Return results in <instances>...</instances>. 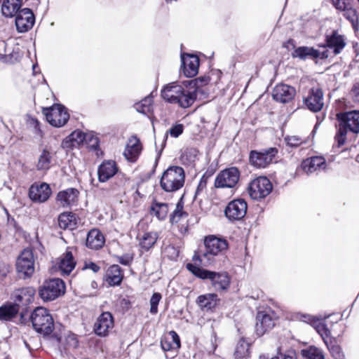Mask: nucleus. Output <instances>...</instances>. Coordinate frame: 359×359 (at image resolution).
Masks as SVG:
<instances>
[{"label": "nucleus", "mask_w": 359, "mask_h": 359, "mask_svg": "<svg viewBox=\"0 0 359 359\" xmlns=\"http://www.w3.org/2000/svg\"><path fill=\"white\" fill-rule=\"evenodd\" d=\"M192 82L187 81L182 84L177 82L170 83L162 89L161 96L168 102L177 104L182 108H187L196 100L195 90L190 91L185 89L187 84H191Z\"/></svg>", "instance_id": "f257e3e1"}, {"label": "nucleus", "mask_w": 359, "mask_h": 359, "mask_svg": "<svg viewBox=\"0 0 359 359\" xmlns=\"http://www.w3.org/2000/svg\"><path fill=\"white\" fill-rule=\"evenodd\" d=\"M337 133L334 137L338 147L344 144L348 133H359V110L340 112L337 114Z\"/></svg>", "instance_id": "f03ea898"}, {"label": "nucleus", "mask_w": 359, "mask_h": 359, "mask_svg": "<svg viewBox=\"0 0 359 359\" xmlns=\"http://www.w3.org/2000/svg\"><path fill=\"white\" fill-rule=\"evenodd\" d=\"M187 269L196 277L203 280H209L216 291H226L229 287L230 277L226 272L212 271L192 264H187Z\"/></svg>", "instance_id": "7ed1b4c3"}, {"label": "nucleus", "mask_w": 359, "mask_h": 359, "mask_svg": "<svg viewBox=\"0 0 359 359\" xmlns=\"http://www.w3.org/2000/svg\"><path fill=\"white\" fill-rule=\"evenodd\" d=\"M205 250H200L194 256V260H198L201 264H210L212 257L219 255L227 249V242L224 239L214 236H209L204 241Z\"/></svg>", "instance_id": "20e7f679"}, {"label": "nucleus", "mask_w": 359, "mask_h": 359, "mask_svg": "<svg viewBox=\"0 0 359 359\" xmlns=\"http://www.w3.org/2000/svg\"><path fill=\"white\" fill-rule=\"evenodd\" d=\"M184 169L179 166H172L163 172L160 184L164 191L172 192L181 189L184 186Z\"/></svg>", "instance_id": "39448f33"}, {"label": "nucleus", "mask_w": 359, "mask_h": 359, "mask_svg": "<svg viewBox=\"0 0 359 359\" xmlns=\"http://www.w3.org/2000/svg\"><path fill=\"white\" fill-rule=\"evenodd\" d=\"M31 322L34 329L44 336L50 334L54 329V322L48 311L43 307H37L31 315Z\"/></svg>", "instance_id": "423d86ee"}, {"label": "nucleus", "mask_w": 359, "mask_h": 359, "mask_svg": "<svg viewBox=\"0 0 359 359\" xmlns=\"http://www.w3.org/2000/svg\"><path fill=\"white\" fill-rule=\"evenodd\" d=\"M65 283L60 278L46 280L39 289L41 298L46 302L52 301L65 293Z\"/></svg>", "instance_id": "0eeeda50"}, {"label": "nucleus", "mask_w": 359, "mask_h": 359, "mask_svg": "<svg viewBox=\"0 0 359 359\" xmlns=\"http://www.w3.org/2000/svg\"><path fill=\"white\" fill-rule=\"evenodd\" d=\"M42 111L47 121L54 127L63 126L69 118L67 109L61 104H55L49 108H43Z\"/></svg>", "instance_id": "6e6552de"}, {"label": "nucleus", "mask_w": 359, "mask_h": 359, "mask_svg": "<svg viewBox=\"0 0 359 359\" xmlns=\"http://www.w3.org/2000/svg\"><path fill=\"white\" fill-rule=\"evenodd\" d=\"M272 188V184L267 177H259L250 182L248 191L252 199L260 200L267 196Z\"/></svg>", "instance_id": "1a4fd4ad"}, {"label": "nucleus", "mask_w": 359, "mask_h": 359, "mask_svg": "<svg viewBox=\"0 0 359 359\" xmlns=\"http://www.w3.org/2000/svg\"><path fill=\"white\" fill-rule=\"evenodd\" d=\"M16 269L25 278L33 275L35 271V259L32 250L25 249L20 253L16 261Z\"/></svg>", "instance_id": "9d476101"}, {"label": "nucleus", "mask_w": 359, "mask_h": 359, "mask_svg": "<svg viewBox=\"0 0 359 359\" xmlns=\"http://www.w3.org/2000/svg\"><path fill=\"white\" fill-rule=\"evenodd\" d=\"M277 154L278 150L275 147L259 151H252L250 154V163L255 168H264L273 161Z\"/></svg>", "instance_id": "9b49d317"}, {"label": "nucleus", "mask_w": 359, "mask_h": 359, "mask_svg": "<svg viewBox=\"0 0 359 359\" xmlns=\"http://www.w3.org/2000/svg\"><path fill=\"white\" fill-rule=\"evenodd\" d=\"M76 261L72 252L66 251L56 260L53 262L51 271L61 276H67L74 269Z\"/></svg>", "instance_id": "f8f14e48"}, {"label": "nucleus", "mask_w": 359, "mask_h": 359, "mask_svg": "<svg viewBox=\"0 0 359 359\" xmlns=\"http://www.w3.org/2000/svg\"><path fill=\"white\" fill-rule=\"evenodd\" d=\"M240 172L236 167L221 171L216 177L215 186L217 188H233L238 183Z\"/></svg>", "instance_id": "ddd939ff"}, {"label": "nucleus", "mask_w": 359, "mask_h": 359, "mask_svg": "<svg viewBox=\"0 0 359 359\" xmlns=\"http://www.w3.org/2000/svg\"><path fill=\"white\" fill-rule=\"evenodd\" d=\"M276 317L273 312L266 311H259L256 316L255 332L261 337L271 330L275 325Z\"/></svg>", "instance_id": "4468645a"}, {"label": "nucleus", "mask_w": 359, "mask_h": 359, "mask_svg": "<svg viewBox=\"0 0 359 359\" xmlns=\"http://www.w3.org/2000/svg\"><path fill=\"white\" fill-rule=\"evenodd\" d=\"M114 326V317L109 311L102 313L97 318L93 330L99 337H107Z\"/></svg>", "instance_id": "2eb2a0df"}, {"label": "nucleus", "mask_w": 359, "mask_h": 359, "mask_svg": "<svg viewBox=\"0 0 359 359\" xmlns=\"http://www.w3.org/2000/svg\"><path fill=\"white\" fill-rule=\"evenodd\" d=\"M247 209V203L243 199H236L228 203L224 213L229 220L238 221L245 217Z\"/></svg>", "instance_id": "dca6fc26"}, {"label": "nucleus", "mask_w": 359, "mask_h": 359, "mask_svg": "<svg viewBox=\"0 0 359 359\" xmlns=\"http://www.w3.org/2000/svg\"><path fill=\"white\" fill-rule=\"evenodd\" d=\"M306 107L311 111H320L324 106L323 92L319 88H312L304 100Z\"/></svg>", "instance_id": "f3484780"}, {"label": "nucleus", "mask_w": 359, "mask_h": 359, "mask_svg": "<svg viewBox=\"0 0 359 359\" xmlns=\"http://www.w3.org/2000/svg\"><path fill=\"white\" fill-rule=\"evenodd\" d=\"M15 15V26L19 32H26L33 27L35 18L29 8L22 9Z\"/></svg>", "instance_id": "a211bd4d"}, {"label": "nucleus", "mask_w": 359, "mask_h": 359, "mask_svg": "<svg viewBox=\"0 0 359 359\" xmlns=\"http://www.w3.org/2000/svg\"><path fill=\"white\" fill-rule=\"evenodd\" d=\"M346 45L345 36L337 30H332L325 36V44L323 48H329L333 50L334 55L339 54Z\"/></svg>", "instance_id": "6ab92c4d"}, {"label": "nucleus", "mask_w": 359, "mask_h": 359, "mask_svg": "<svg viewBox=\"0 0 359 359\" xmlns=\"http://www.w3.org/2000/svg\"><path fill=\"white\" fill-rule=\"evenodd\" d=\"M51 194V189L47 183L34 184L29 190V198L34 202L43 203Z\"/></svg>", "instance_id": "aec40b11"}, {"label": "nucleus", "mask_w": 359, "mask_h": 359, "mask_svg": "<svg viewBox=\"0 0 359 359\" xmlns=\"http://www.w3.org/2000/svg\"><path fill=\"white\" fill-rule=\"evenodd\" d=\"M293 57H298L301 60H306L308 57L316 58H327L328 57L327 50L320 52L319 50L313 48V47L300 46L295 48L292 53Z\"/></svg>", "instance_id": "412c9836"}, {"label": "nucleus", "mask_w": 359, "mask_h": 359, "mask_svg": "<svg viewBox=\"0 0 359 359\" xmlns=\"http://www.w3.org/2000/svg\"><path fill=\"white\" fill-rule=\"evenodd\" d=\"M79 191L74 188H69L58 192L56 200L63 208H68L75 205L78 201Z\"/></svg>", "instance_id": "4be33fe9"}, {"label": "nucleus", "mask_w": 359, "mask_h": 359, "mask_svg": "<svg viewBox=\"0 0 359 359\" xmlns=\"http://www.w3.org/2000/svg\"><path fill=\"white\" fill-rule=\"evenodd\" d=\"M295 93L294 88L286 84H279L273 90V97L279 102L286 103L294 98Z\"/></svg>", "instance_id": "5701e85b"}, {"label": "nucleus", "mask_w": 359, "mask_h": 359, "mask_svg": "<svg viewBox=\"0 0 359 359\" xmlns=\"http://www.w3.org/2000/svg\"><path fill=\"white\" fill-rule=\"evenodd\" d=\"M142 151V144L140 140L132 136L128 141L123 155L130 162H135Z\"/></svg>", "instance_id": "b1692460"}, {"label": "nucleus", "mask_w": 359, "mask_h": 359, "mask_svg": "<svg viewBox=\"0 0 359 359\" xmlns=\"http://www.w3.org/2000/svg\"><path fill=\"white\" fill-rule=\"evenodd\" d=\"M181 60L184 67V73L187 77H194L198 73L199 58L196 55L183 54Z\"/></svg>", "instance_id": "393cba45"}, {"label": "nucleus", "mask_w": 359, "mask_h": 359, "mask_svg": "<svg viewBox=\"0 0 359 359\" xmlns=\"http://www.w3.org/2000/svg\"><path fill=\"white\" fill-rule=\"evenodd\" d=\"M325 160L322 156H313L304 160L302 163V170L307 174H312L325 168Z\"/></svg>", "instance_id": "a878e982"}, {"label": "nucleus", "mask_w": 359, "mask_h": 359, "mask_svg": "<svg viewBox=\"0 0 359 359\" xmlns=\"http://www.w3.org/2000/svg\"><path fill=\"white\" fill-rule=\"evenodd\" d=\"M118 171L117 165L114 161H104L98 168V180L105 182L112 177Z\"/></svg>", "instance_id": "bb28decb"}, {"label": "nucleus", "mask_w": 359, "mask_h": 359, "mask_svg": "<svg viewBox=\"0 0 359 359\" xmlns=\"http://www.w3.org/2000/svg\"><path fill=\"white\" fill-rule=\"evenodd\" d=\"M35 290L33 287H24L16 290L13 294L14 304L27 305L33 302Z\"/></svg>", "instance_id": "cd10ccee"}, {"label": "nucleus", "mask_w": 359, "mask_h": 359, "mask_svg": "<svg viewBox=\"0 0 359 359\" xmlns=\"http://www.w3.org/2000/svg\"><path fill=\"white\" fill-rule=\"evenodd\" d=\"M219 299L214 293H208L198 297L196 303L205 311H212L218 304Z\"/></svg>", "instance_id": "c85d7f7f"}, {"label": "nucleus", "mask_w": 359, "mask_h": 359, "mask_svg": "<svg viewBox=\"0 0 359 359\" xmlns=\"http://www.w3.org/2000/svg\"><path fill=\"white\" fill-rule=\"evenodd\" d=\"M180 345V337L175 331H170L161 340V346L164 351L177 350Z\"/></svg>", "instance_id": "c756f323"}, {"label": "nucleus", "mask_w": 359, "mask_h": 359, "mask_svg": "<svg viewBox=\"0 0 359 359\" xmlns=\"http://www.w3.org/2000/svg\"><path fill=\"white\" fill-rule=\"evenodd\" d=\"M105 243V239L102 232L97 229H91L87 236L86 246L93 250L101 248Z\"/></svg>", "instance_id": "7c9ffc66"}, {"label": "nucleus", "mask_w": 359, "mask_h": 359, "mask_svg": "<svg viewBox=\"0 0 359 359\" xmlns=\"http://www.w3.org/2000/svg\"><path fill=\"white\" fill-rule=\"evenodd\" d=\"M123 274L121 268L116 264L111 266L106 273V282L111 286L119 285L123 280Z\"/></svg>", "instance_id": "2f4dec72"}, {"label": "nucleus", "mask_w": 359, "mask_h": 359, "mask_svg": "<svg viewBox=\"0 0 359 359\" xmlns=\"http://www.w3.org/2000/svg\"><path fill=\"white\" fill-rule=\"evenodd\" d=\"M22 0H4L1 6L2 15L6 18L15 16L20 10Z\"/></svg>", "instance_id": "473e14b6"}, {"label": "nucleus", "mask_w": 359, "mask_h": 359, "mask_svg": "<svg viewBox=\"0 0 359 359\" xmlns=\"http://www.w3.org/2000/svg\"><path fill=\"white\" fill-rule=\"evenodd\" d=\"M158 238L157 232H145L142 235L138 236L139 246L142 250H149L156 243Z\"/></svg>", "instance_id": "72a5a7b5"}, {"label": "nucleus", "mask_w": 359, "mask_h": 359, "mask_svg": "<svg viewBox=\"0 0 359 359\" xmlns=\"http://www.w3.org/2000/svg\"><path fill=\"white\" fill-rule=\"evenodd\" d=\"M86 133L81 130H74L72 132L62 143L64 148H71L79 146L85 142Z\"/></svg>", "instance_id": "f704fd0d"}, {"label": "nucleus", "mask_w": 359, "mask_h": 359, "mask_svg": "<svg viewBox=\"0 0 359 359\" xmlns=\"http://www.w3.org/2000/svg\"><path fill=\"white\" fill-rule=\"evenodd\" d=\"M78 219L72 212H64L58 217V225L61 229L73 230L77 226Z\"/></svg>", "instance_id": "c9c22d12"}, {"label": "nucleus", "mask_w": 359, "mask_h": 359, "mask_svg": "<svg viewBox=\"0 0 359 359\" xmlns=\"http://www.w3.org/2000/svg\"><path fill=\"white\" fill-rule=\"evenodd\" d=\"M19 312L17 304L8 303L0 306V320L9 321L16 317Z\"/></svg>", "instance_id": "e433bc0d"}, {"label": "nucleus", "mask_w": 359, "mask_h": 359, "mask_svg": "<svg viewBox=\"0 0 359 359\" xmlns=\"http://www.w3.org/2000/svg\"><path fill=\"white\" fill-rule=\"evenodd\" d=\"M53 154L46 149H44L38 158L36 169L38 170H48L52 163Z\"/></svg>", "instance_id": "4c0bfd02"}, {"label": "nucleus", "mask_w": 359, "mask_h": 359, "mask_svg": "<svg viewBox=\"0 0 359 359\" xmlns=\"http://www.w3.org/2000/svg\"><path fill=\"white\" fill-rule=\"evenodd\" d=\"M168 205L165 203L154 201L151 206V214L155 215L158 219H164L168 212Z\"/></svg>", "instance_id": "58836bf2"}, {"label": "nucleus", "mask_w": 359, "mask_h": 359, "mask_svg": "<svg viewBox=\"0 0 359 359\" xmlns=\"http://www.w3.org/2000/svg\"><path fill=\"white\" fill-rule=\"evenodd\" d=\"M342 14L351 23L353 29L355 31L358 30L359 28V13L354 8V4L344 11Z\"/></svg>", "instance_id": "ea45409f"}, {"label": "nucleus", "mask_w": 359, "mask_h": 359, "mask_svg": "<svg viewBox=\"0 0 359 359\" xmlns=\"http://www.w3.org/2000/svg\"><path fill=\"white\" fill-rule=\"evenodd\" d=\"M250 342L241 338L237 343L234 355L236 359L244 358L249 355Z\"/></svg>", "instance_id": "a19ab883"}, {"label": "nucleus", "mask_w": 359, "mask_h": 359, "mask_svg": "<svg viewBox=\"0 0 359 359\" xmlns=\"http://www.w3.org/2000/svg\"><path fill=\"white\" fill-rule=\"evenodd\" d=\"M302 355L305 359H325L323 352L320 348L311 346L301 351Z\"/></svg>", "instance_id": "79ce46f5"}, {"label": "nucleus", "mask_w": 359, "mask_h": 359, "mask_svg": "<svg viewBox=\"0 0 359 359\" xmlns=\"http://www.w3.org/2000/svg\"><path fill=\"white\" fill-rule=\"evenodd\" d=\"M0 46L4 49V53H0V61L4 63H13L18 60V53L14 51H9L6 48L4 41L0 43Z\"/></svg>", "instance_id": "37998d69"}, {"label": "nucleus", "mask_w": 359, "mask_h": 359, "mask_svg": "<svg viewBox=\"0 0 359 359\" xmlns=\"http://www.w3.org/2000/svg\"><path fill=\"white\" fill-rule=\"evenodd\" d=\"M312 326L315 328L316 332L321 336L323 339V341H327L326 338L329 337L330 335V331L327 327L326 325L319 319L316 320H313Z\"/></svg>", "instance_id": "c03bdc74"}, {"label": "nucleus", "mask_w": 359, "mask_h": 359, "mask_svg": "<svg viewBox=\"0 0 359 359\" xmlns=\"http://www.w3.org/2000/svg\"><path fill=\"white\" fill-rule=\"evenodd\" d=\"M188 216V214L183 210V203L180 201L177 205L175 210L170 217V222L173 223H177L182 219H184Z\"/></svg>", "instance_id": "a18cd8bd"}, {"label": "nucleus", "mask_w": 359, "mask_h": 359, "mask_svg": "<svg viewBox=\"0 0 359 359\" xmlns=\"http://www.w3.org/2000/svg\"><path fill=\"white\" fill-rule=\"evenodd\" d=\"M152 97L149 96L143 99L140 102L135 104V108L138 112L147 114L151 111Z\"/></svg>", "instance_id": "49530a36"}, {"label": "nucleus", "mask_w": 359, "mask_h": 359, "mask_svg": "<svg viewBox=\"0 0 359 359\" xmlns=\"http://www.w3.org/2000/svg\"><path fill=\"white\" fill-rule=\"evenodd\" d=\"M325 344L334 359H344V353L339 345L333 343L332 341H325Z\"/></svg>", "instance_id": "de8ad7c7"}, {"label": "nucleus", "mask_w": 359, "mask_h": 359, "mask_svg": "<svg viewBox=\"0 0 359 359\" xmlns=\"http://www.w3.org/2000/svg\"><path fill=\"white\" fill-rule=\"evenodd\" d=\"M330 2L337 11L341 13L354 4L353 0H330Z\"/></svg>", "instance_id": "09e8293b"}, {"label": "nucleus", "mask_w": 359, "mask_h": 359, "mask_svg": "<svg viewBox=\"0 0 359 359\" xmlns=\"http://www.w3.org/2000/svg\"><path fill=\"white\" fill-rule=\"evenodd\" d=\"M84 143L91 149L97 150L99 147L100 141L96 135L93 133H89L86 135Z\"/></svg>", "instance_id": "8fccbe9b"}, {"label": "nucleus", "mask_w": 359, "mask_h": 359, "mask_svg": "<svg viewBox=\"0 0 359 359\" xmlns=\"http://www.w3.org/2000/svg\"><path fill=\"white\" fill-rule=\"evenodd\" d=\"M162 298V296L158 292H155L151 296L149 303H150V310L149 312L151 314H156L158 313V305Z\"/></svg>", "instance_id": "3c124183"}, {"label": "nucleus", "mask_w": 359, "mask_h": 359, "mask_svg": "<svg viewBox=\"0 0 359 359\" xmlns=\"http://www.w3.org/2000/svg\"><path fill=\"white\" fill-rule=\"evenodd\" d=\"M287 144L291 147H297L300 146L304 140L298 136H287L285 137Z\"/></svg>", "instance_id": "603ef678"}, {"label": "nucleus", "mask_w": 359, "mask_h": 359, "mask_svg": "<svg viewBox=\"0 0 359 359\" xmlns=\"http://www.w3.org/2000/svg\"><path fill=\"white\" fill-rule=\"evenodd\" d=\"M183 130L184 126L182 124H177L170 128L169 133L172 137H177L183 133Z\"/></svg>", "instance_id": "864d4df0"}, {"label": "nucleus", "mask_w": 359, "mask_h": 359, "mask_svg": "<svg viewBox=\"0 0 359 359\" xmlns=\"http://www.w3.org/2000/svg\"><path fill=\"white\" fill-rule=\"evenodd\" d=\"M28 124L29 126L32 128H33L34 133L35 134H40L41 133V129L39 127V122L36 118H29L28 119Z\"/></svg>", "instance_id": "5fc2aeb1"}, {"label": "nucleus", "mask_w": 359, "mask_h": 359, "mask_svg": "<svg viewBox=\"0 0 359 359\" xmlns=\"http://www.w3.org/2000/svg\"><path fill=\"white\" fill-rule=\"evenodd\" d=\"M350 95L354 102H359V81L353 84Z\"/></svg>", "instance_id": "6e6d98bb"}, {"label": "nucleus", "mask_w": 359, "mask_h": 359, "mask_svg": "<svg viewBox=\"0 0 359 359\" xmlns=\"http://www.w3.org/2000/svg\"><path fill=\"white\" fill-rule=\"evenodd\" d=\"M133 256L130 255H124L118 257V261L123 265L128 266L133 261Z\"/></svg>", "instance_id": "4d7b16f0"}, {"label": "nucleus", "mask_w": 359, "mask_h": 359, "mask_svg": "<svg viewBox=\"0 0 359 359\" xmlns=\"http://www.w3.org/2000/svg\"><path fill=\"white\" fill-rule=\"evenodd\" d=\"M210 81L209 77H199L194 81V86L198 89L199 87L207 85Z\"/></svg>", "instance_id": "13d9d810"}, {"label": "nucleus", "mask_w": 359, "mask_h": 359, "mask_svg": "<svg viewBox=\"0 0 359 359\" xmlns=\"http://www.w3.org/2000/svg\"><path fill=\"white\" fill-rule=\"evenodd\" d=\"M302 317V321L310 323L311 325H313V320H317L314 316L308 314L303 315Z\"/></svg>", "instance_id": "bf43d9fd"}, {"label": "nucleus", "mask_w": 359, "mask_h": 359, "mask_svg": "<svg viewBox=\"0 0 359 359\" xmlns=\"http://www.w3.org/2000/svg\"><path fill=\"white\" fill-rule=\"evenodd\" d=\"M85 267H86V269H89L92 270L95 273L97 272L100 269L98 265H97L96 264H95L93 262H90V263L86 264Z\"/></svg>", "instance_id": "052dcab7"}, {"label": "nucleus", "mask_w": 359, "mask_h": 359, "mask_svg": "<svg viewBox=\"0 0 359 359\" xmlns=\"http://www.w3.org/2000/svg\"><path fill=\"white\" fill-rule=\"evenodd\" d=\"M259 359H279L277 356H270L269 354H263L259 356Z\"/></svg>", "instance_id": "680f3d73"}, {"label": "nucleus", "mask_w": 359, "mask_h": 359, "mask_svg": "<svg viewBox=\"0 0 359 359\" xmlns=\"http://www.w3.org/2000/svg\"><path fill=\"white\" fill-rule=\"evenodd\" d=\"M283 359H296L295 355L292 353V355H285Z\"/></svg>", "instance_id": "e2e57ef3"}, {"label": "nucleus", "mask_w": 359, "mask_h": 359, "mask_svg": "<svg viewBox=\"0 0 359 359\" xmlns=\"http://www.w3.org/2000/svg\"><path fill=\"white\" fill-rule=\"evenodd\" d=\"M4 149V146L0 144V153H1L3 151Z\"/></svg>", "instance_id": "0e129e2a"}, {"label": "nucleus", "mask_w": 359, "mask_h": 359, "mask_svg": "<svg viewBox=\"0 0 359 359\" xmlns=\"http://www.w3.org/2000/svg\"><path fill=\"white\" fill-rule=\"evenodd\" d=\"M37 66L36 65H33V71H34V73H35V69H36Z\"/></svg>", "instance_id": "69168bd1"}, {"label": "nucleus", "mask_w": 359, "mask_h": 359, "mask_svg": "<svg viewBox=\"0 0 359 359\" xmlns=\"http://www.w3.org/2000/svg\"><path fill=\"white\" fill-rule=\"evenodd\" d=\"M358 1H359V0H358Z\"/></svg>", "instance_id": "338daca9"}]
</instances>
